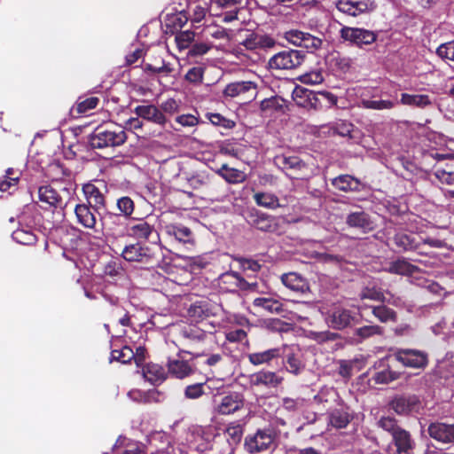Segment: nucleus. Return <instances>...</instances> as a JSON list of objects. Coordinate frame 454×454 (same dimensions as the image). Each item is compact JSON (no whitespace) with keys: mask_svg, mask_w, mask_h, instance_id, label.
Here are the masks:
<instances>
[{"mask_svg":"<svg viewBox=\"0 0 454 454\" xmlns=\"http://www.w3.org/2000/svg\"><path fill=\"white\" fill-rule=\"evenodd\" d=\"M103 272L111 278L120 277L123 274V268L121 262L112 260L105 265Z\"/></svg>","mask_w":454,"mask_h":454,"instance_id":"obj_56","label":"nucleus"},{"mask_svg":"<svg viewBox=\"0 0 454 454\" xmlns=\"http://www.w3.org/2000/svg\"><path fill=\"white\" fill-rule=\"evenodd\" d=\"M273 442L270 430H258L254 435L246 438L245 446L248 452H260L269 449Z\"/></svg>","mask_w":454,"mask_h":454,"instance_id":"obj_10","label":"nucleus"},{"mask_svg":"<svg viewBox=\"0 0 454 454\" xmlns=\"http://www.w3.org/2000/svg\"><path fill=\"white\" fill-rule=\"evenodd\" d=\"M143 376L153 385L162 383L166 379V372L157 364H148L143 368Z\"/></svg>","mask_w":454,"mask_h":454,"instance_id":"obj_23","label":"nucleus"},{"mask_svg":"<svg viewBox=\"0 0 454 454\" xmlns=\"http://www.w3.org/2000/svg\"><path fill=\"white\" fill-rule=\"evenodd\" d=\"M322 41L318 37H316L309 33H304V38L302 40L301 47L307 48L309 50H317L321 47Z\"/></svg>","mask_w":454,"mask_h":454,"instance_id":"obj_59","label":"nucleus"},{"mask_svg":"<svg viewBox=\"0 0 454 454\" xmlns=\"http://www.w3.org/2000/svg\"><path fill=\"white\" fill-rule=\"evenodd\" d=\"M254 200L259 207L269 209H275L280 207L278 198L270 192H256L254 194Z\"/></svg>","mask_w":454,"mask_h":454,"instance_id":"obj_39","label":"nucleus"},{"mask_svg":"<svg viewBox=\"0 0 454 454\" xmlns=\"http://www.w3.org/2000/svg\"><path fill=\"white\" fill-rule=\"evenodd\" d=\"M436 54L442 59L454 61V41L442 43L436 49Z\"/></svg>","mask_w":454,"mask_h":454,"instance_id":"obj_54","label":"nucleus"},{"mask_svg":"<svg viewBox=\"0 0 454 454\" xmlns=\"http://www.w3.org/2000/svg\"><path fill=\"white\" fill-rule=\"evenodd\" d=\"M316 398L320 402H328L329 400L338 402L339 407L329 412V422L333 427L345 428L348 425L353 416L347 406L342 403H339V395L334 388H323Z\"/></svg>","mask_w":454,"mask_h":454,"instance_id":"obj_1","label":"nucleus"},{"mask_svg":"<svg viewBox=\"0 0 454 454\" xmlns=\"http://www.w3.org/2000/svg\"><path fill=\"white\" fill-rule=\"evenodd\" d=\"M135 113L138 117L153 121L159 125H164L167 121L165 115L153 105L137 106Z\"/></svg>","mask_w":454,"mask_h":454,"instance_id":"obj_19","label":"nucleus"},{"mask_svg":"<svg viewBox=\"0 0 454 454\" xmlns=\"http://www.w3.org/2000/svg\"><path fill=\"white\" fill-rule=\"evenodd\" d=\"M215 172L229 184L243 183L247 178L244 172L230 168L227 164L222 165Z\"/></svg>","mask_w":454,"mask_h":454,"instance_id":"obj_33","label":"nucleus"},{"mask_svg":"<svg viewBox=\"0 0 454 454\" xmlns=\"http://www.w3.org/2000/svg\"><path fill=\"white\" fill-rule=\"evenodd\" d=\"M283 381L281 375L269 370H261L249 377L250 385L255 387L277 388Z\"/></svg>","mask_w":454,"mask_h":454,"instance_id":"obj_8","label":"nucleus"},{"mask_svg":"<svg viewBox=\"0 0 454 454\" xmlns=\"http://www.w3.org/2000/svg\"><path fill=\"white\" fill-rule=\"evenodd\" d=\"M156 392L154 390L144 392L138 389L130 390L128 393L129 397L137 403H150L155 400Z\"/></svg>","mask_w":454,"mask_h":454,"instance_id":"obj_48","label":"nucleus"},{"mask_svg":"<svg viewBox=\"0 0 454 454\" xmlns=\"http://www.w3.org/2000/svg\"><path fill=\"white\" fill-rule=\"evenodd\" d=\"M207 119L213 125L221 126L226 129H231L234 126V122L221 115L220 114L208 113L207 114Z\"/></svg>","mask_w":454,"mask_h":454,"instance_id":"obj_58","label":"nucleus"},{"mask_svg":"<svg viewBox=\"0 0 454 454\" xmlns=\"http://www.w3.org/2000/svg\"><path fill=\"white\" fill-rule=\"evenodd\" d=\"M347 223L350 227L362 229L364 231H370L373 228L372 223L364 212L351 213L347 217Z\"/></svg>","mask_w":454,"mask_h":454,"instance_id":"obj_36","label":"nucleus"},{"mask_svg":"<svg viewBox=\"0 0 454 454\" xmlns=\"http://www.w3.org/2000/svg\"><path fill=\"white\" fill-rule=\"evenodd\" d=\"M134 357V351L128 346L123 347L121 350H113L111 354V360H117L122 364L130 362Z\"/></svg>","mask_w":454,"mask_h":454,"instance_id":"obj_50","label":"nucleus"},{"mask_svg":"<svg viewBox=\"0 0 454 454\" xmlns=\"http://www.w3.org/2000/svg\"><path fill=\"white\" fill-rule=\"evenodd\" d=\"M208 176L198 173L188 179V183L193 189H200L208 183Z\"/></svg>","mask_w":454,"mask_h":454,"instance_id":"obj_63","label":"nucleus"},{"mask_svg":"<svg viewBox=\"0 0 454 454\" xmlns=\"http://www.w3.org/2000/svg\"><path fill=\"white\" fill-rule=\"evenodd\" d=\"M293 97L295 100H297V98H305L308 99L309 104L311 107L314 109H322L324 106H319V101H317V92H313L308 90H304L302 88H295V90L293 92Z\"/></svg>","mask_w":454,"mask_h":454,"instance_id":"obj_45","label":"nucleus"},{"mask_svg":"<svg viewBox=\"0 0 454 454\" xmlns=\"http://www.w3.org/2000/svg\"><path fill=\"white\" fill-rule=\"evenodd\" d=\"M244 406V400L240 394L237 392L231 393L221 398L216 405V411L223 415L231 414Z\"/></svg>","mask_w":454,"mask_h":454,"instance_id":"obj_16","label":"nucleus"},{"mask_svg":"<svg viewBox=\"0 0 454 454\" xmlns=\"http://www.w3.org/2000/svg\"><path fill=\"white\" fill-rule=\"evenodd\" d=\"M256 229L266 232H276L278 231L277 219L264 214L257 215L254 223Z\"/></svg>","mask_w":454,"mask_h":454,"instance_id":"obj_41","label":"nucleus"},{"mask_svg":"<svg viewBox=\"0 0 454 454\" xmlns=\"http://www.w3.org/2000/svg\"><path fill=\"white\" fill-rule=\"evenodd\" d=\"M275 162L277 165L286 169L301 168L302 166V162L300 160L298 157L295 156H278L275 159Z\"/></svg>","mask_w":454,"mask_h":454,"instance_id":"obj_51","label":"nucleus"},{"mask_svg":"<svg viewBox=\"0 0 454 454\" xmlns=\"http://www.w3.org/2000/svg\"><path fill=\"white\" fill-rule=\"evenodd\" d=\"M281 356V348H274L264 351L250 353L247 356L248 361L255 366L269 364L273 359Z\"/></svg>","mask_w":454,"mask_h":454,"instance_id":"obj_22","label":"nucleus"},{"mask_svg":"<svg viewBox=\"0 0 454 454\" xmlns=\"http://www.w3.org/2000/svg\"><path fill=\"white\" fill-rule=\"evenodd\" d=\"M300 80L304 84L316 85L324 81V75L321 71L316 70L304 74Z\"/></svg>","mask_w":454,"mask_h":454,"instance_id":"obj_55","label":"nucleus"},{"mask_svg":"<svg viewBox=\"0 0 454 454\" xmlns=\"http://www.w3.org/2000/svg\"><path fill=\"white\" fill-rule=\"evenodd\" d=\"M397 378L398 373L389 369H385L383 371L378 372L375 373L373 377L375 382L379 384H386L395 380Z\"/></svg>","mask_w":454,"mask_h":454,"instance_id":"obj_57","label":"nucleus"},{"mask_svg":"<svg viewBox=\"0 0 454 454\" xmlns=\"http://www.w3.org/2000/svg\"><path fill=\"white\" fill-rule=\"evenodd\" d=\"M203 394L204 391L202 383L190 385L186 387L184 390V395L189 399H197L200 397Z\"/></svg>","mask_w":454,"mask_h":454,"instance_id":"obj_64","label":"nucleus"},{"mask_svg":"<svg viewBox=\"0 0 454 454\" xmlns=\"http://www.w3.org/2000/svg\"><path fill=\"white\" fill-rule=\"evenodd\" d=\"M284 37L290 43L301 47L304 38V32L300 30H289L285 33Z\"/></svg>","mask_w":454,"mask_h":454,"instance_id":"obj_62","label":"nucleus"},{"mask_svg":"<svg viewBox=\"0 0 454 454\" xmlns=\"http://www.w3.org/2000/svg\"><path fill=\"white\" fill-rule=\"evenodd\" d=\"M340 35L344 41L359 48L372 44L378 36L372 30L353 27H343L340 31Z\"/></svg>","mask_w":454,"mask_h":454,"instance_id":"obj_4","label":"nucleus"},{"mask_svg":"<svg viewBox=\"0 0 454 454\" xmlns=\"http://www.w3.org/2000/svg\"><path fill=\"white\" fill-rule=\"evenodd\" d=\"M149 249L139 244H134L125 247L121 255L129 262H144L145 258L149 257Z\"/></svg>","mask_w":454,"mask_h":454,"instance_id":"obj_26","label":"nucleus"},{"mask_svg":"<svg viewBox=\"0 0 454 454\" xmlns=\"http://www.w3.org/2000/svg\"><path fill=\"white\" fill-rule=\"evenodd\" d=\"M247 94L249 98H254L256 94V85L250 81H240L229 83L223 90L225 97L235 98Z\"/></svg>","mask_w":454,"mask_h":454,"instance_id":"obj_17","label":"nucleus"},{"mask_svg":"<svg viewBox=\"0 0 454 454\" xmlns=\"http://www.w3.org/2000/svg\"><path fill=\"white\" fill-rule=\"evenodd\" d=\"M82 191L90 205L95 207L104 205V196L94 184H87L83 185Z\"/></svg>","mask_w":454,"mask_h":454,"instance_id":"obj_38","label":"nucleus"},{"mask_svg":"<svg viewBox=\"0 0 454 454\" xmlns=\"http://www.w3.org/2000/svg\"><path fill=\"white\" fill-rule=\"evenodd\" d=\"M116 206L120 213L125 217H129L135 209L134 201L128 196L118 199Z\"/></svg>","mask_w":454,"mask_h":454,"instance_id":"obj_49","label":"nucleus"},{"mask_svg":"<svg viewBox=\"0 0 454 454\" xmlns=\"http://www.w3.org/2000/svg\"><path fill=\"white\" fill-rule=\"evenodd\" d=\"M166 233L174 237L181 243H190L192 241V233L188 227L179 224H168L165 227Z\"/></svg>","mask_w":454,"mask_h":454,"instance_id":"obj_34","label":"nucleus"},{"mask_svg":"<svg viewBox=\"0 0 454 454\" xmlns=\"http://www.w3.org/2000/svg\"><path fill=\"white\" fill-rule=\"evenodd\" d=\"M281 281L285 286L294 292L304 294L309 289L306 279L295 272H289L282 275Z\"/></svg>","mask_w":454,"mask_h":454,"instance_id":"obj_21","label":"nucleus"},{"mask_svg":"<svg viewBox=\"0 0 454 454\" xmlns=\"http://www.w3.org/2000/svg\"><path fill=\"white\" fill-rule=\"evenodd\" d=\"M168 372L177 379H184L194 373L195 365L185 360H171L168 364Z\"/></svg>","mask_w":454,"mask_h":454,"instance_id":"obj_20","label":"nucleus"},{"mask_svg":"<svg viewBox=\"0 0 454 454\" xmlns=\"http://www.w3.org/2000/svg\"><path fill=\"white\" fill-rule=\"evenodd\" d=\"M396 101L390 99H378V98H362L359 103V106L365 109L372 110H389L396 106Z\"/></svg>","mask_w":454,"mask_h":454,"instance_id":"obj_37","label":"nucleus"},{"mask_svg":"<svg viewBox=\"0 0 454 454\" xmlns=\"http://www.w3.org/2000/svg\"><path fill=\"white\" fill-rule=\"evenodd\" d=\"M393 440L399 453L410 454L413 449L414 442L411 434L403 429L397 428V431L394 433Z\"/></svg>","mask_w":454,"mask_h":454,"instance_id":"obj_25","label":"nucleus"},{"mask_svg":"<svg viewBox=\"0 0 454 454\" xmlns=\"http://www.w3.org/2000/svg\"><path fill=\"white\" fill-rule=\"evenodd\" d=\"M153 231L154 226L145 219L131 221L127 225L128 235L137 239H148Z\"/></svg>","mask_w":454,"mask_h":454,"instance_id":"obj_18","label":"nucleus"},{"mask_svg":"<svg viewBox=\"0 0 454 454\" xmlns=\"http://www.w3.org/2000/svg\"><path fill=\"white\" fill-rule=\"evenodd\" d=\"M216 307L212 306L207 301H199L190 306L187 310L188 317L192 322H200L216 314Z\"/></svg>","mask_w":454,"mask_h":454,"instance_id":"obj_15","label":"nucleus"},{"mask_svg":"<svg viewBox=\"0 0 454 454\" xmlns=\"http://www.w3.org/2000/svg\"><path fill=\"white\" fill-rule=\"evenodd\" d=\"M77 221L85 228L92 229L96 224V217L90 207L84 204H79L74 209Z\"/></svg>","mask_w":454,"mask_h":454,"instance_id":"obj_35","label":"nucleus"},{"mask_svg":"<svg viewBox=\"0 0 454 454\" xmlns=\"http://www.w3.org/2000/svg\"><path fill=\"white\" fill-rule=\"evenodd\" d=\"M98 98L95 97H91L82 101H80L77 104V112L80 114H86L87 112L94 109L98 106Z\"/></svg>","mask_w":454,"mask_h":454,"instance_id":"obj_61","label":"nucleus"},{"mask_svg":"<svg viewBox=\"0 0 454 454\" xmlns=\"http://www.w3.org/2000/svg\"><path fill=\"white\" fill-rule=\"evenodd\" d=\"M354 320V317L350 310L337 307L328 312L326 317L327 324L337 330H341L350 325Z\"/></svg>","mask_w":454,"mask_h":454,"instance_id":"obj_14","label":"nucleus"},{"mask_svg":"<svg viewBox=\"0 0 454 454\" xmlns=\"http://www.w3.org/2000/svg\"><path fill=\"white\" fill-rule=\"evenodd\" d=\"M276 44V41L267 35H260L255 33H250L246 39L239 43V44L234 49V52L239 56H246L243 53V46L247 51H255L258 49H270Z\"/></svg>","mask_w":454,"mask_h":454,"instance_id":"obj_6","label":"nucleus"},{"mask_svg":"<svg viewBox=\"0 0 454 454\" xmlns=\"http://www.w3.org/2000/svg\"><path fill=\"white\" fill-rule=\"evenodd\" d=\"M394 356L398 362L407 367L422 368L427 364V355L417 349H398Z\"/></svg>","mask_w":454,"mask_h":454,"instance_id":"obj_9","label":"nucleus"},{"mask_svg":"<svg viewBox=\"0 0 454 454\" xmlns=\"http://www.w3.org/2000/svg\"><path fill=\"white\" fill-rule=\"evenodd\" d=\"M361 301L369 299L376 301L388 302L394 305H397V301H391L390 298H387L381 288L376 286H366L364 287L359 294Z\"/></svg>","mask_w":454,"mask_h":454,"instance_id":"obj_28","label":"nucleus"},{"mask_svg":"<svg viewBox=\"0 0 454 454\" xmlns=\"http://www.w3.org/2000/svg\"><path fill=\"white\" fill-rule=\"evenodd\" d=\"M391 408L400 415L418 412L420 409V401L417 395H401L395 397L390 403Z\"/></svg>","mask_w":454,"mask_h":454,"instance_id":"obj_11","label":"nucleus"},{"mask_svg":"<svg viewBox=\"0 0 454 454\" xmlns=\"http://www.w3.org/2000/svg\"><path fill=\"white\" fill-rule=\"evenodd\" d=\"M254 307L261 308L270 313H278L282 310V303L271 297H258L253 301Z\"/></svg>","mask_w":454,"mask_h":454,"instance_id":"obj_40","label":"nucleus"},{"mask_svg":"<svg viewBox=\"0 0 454 454\" xmlns=\"http://www.w3.org/2000/svg\"><path fill=\"white\" fill-rule=\"evenodd\" d=\"M182 334L191 344L200 345L212 339L204 330L194 326H189L183 330Z\"/></svg>","mask_w":454,"mask_h":454,"instance_id":"obj_32","label":"nucleus"},{"mask_svg":"<svg viewBox=\"0 0 454 454\" xmlns=\"http://www.w3.org/2000/svg\"><path fill=\"white\" fill-rule=\"evenodd\" d=\"M305 55L297 50H285L273 55L268 62L269 67L275 70H292L300 67Z\"/></svg>","mask_w":454,"mask_h":454,"instance_id":"obj_3","label":"nucleus"},{"mask_svg":"<svg viewBox=\"0 0 454 454\" xmlns=\"http://www.w3.org/2000/svg\"><path fill=\"white\" fill-rule=\"evenodd\" d=\"M187 441L191 447L199 451L206 450L208 446V442L204 438V430L201 427L194 426L190 427Z\"/></svg>","mask_w":454,"mask_h":454,"instance_id":"obj_31","label":"nucleus"},{"mask_svg":"<svg viewBox=\"0 0 454 454\" xmlns=\"http://www.w3.org/2000/svg\"><path fill=\"white\" fill-rule=\"evenodd\" d=\"M175 40L180 51L187 49L194 40V33L190 30L182 31L176 35Z\"/></svg>","mask_w":454,"mask_h":454,"instance_id":"obj_52","label":"nucleus"},{"mask_svg":"<svg viewBox=\"0 0 454 454\" xmlns=\"http://www.w3.org/2000/svg\"><path fill=\"white\" fill-rule=\"evenodd\" d=\"M127 139L123 129L119 126L99 127L90 137V144L94 148H106L119 146Z\"/></svg>","mask_w":454,"mask_h":454,"instance_id":"obj_2","label":"nucleus"},{"mask_svg":"<svg viewBox=\"0 0 454 454\" xmlns=\"http://www.w3.org/2000/svg\"><path fill=\"white\" fill-rule=\"evenodd\" d=\"M218 285L224 292H235L238 289L247 290L250 288V285L233 271L222 274L219 277Z\"/></svg>","mask_w":454,"mask_h":454,"instance_id":"obj_13","label":"nucleus"},{"mask_svg":"<svg viewBox=\"0 0 454 454\" xmlns=\"http://www.w3.org/2000/svg\"><path fill=\"white\" fill-rule=\"evenodd\" d=\"M382 334V328L379 325H365L356 329L355 336L358 337V340L362 341L373 335Z\"/></svg>","mask_w":454,"mask_h":454,"instance_id":"obj_47","label":"nucleus"},{"mask_svg":"<svg viewBox=\"0 0 454 454\" xmlns=\"http://www.w3.org/2000/svg\"><path fill=\"white\" fill-rule=\"evenodd\" d=\"M14 171L12 168H8L6 171V180L0 181V191L6 192L12 186H15L18 184L19 176H13Z\"/></svg>","mask_w":454,"mask_h":454,"instance_id":"obj_60","label":"nucleus"},{"mask_svg":"<svg viewBox=\"0 0 454 454\" xmlns=\"http://www.w3.org/2000/svg\"><path fill=\"white\" fill-rule=\"evenodd\" d=\"M430 437L442 443L454 442V424L431 423L427 428Z\"/></svg>","mask_w":454,"mask_h":454,"instance_id":"obj_12","label":"nucleus"},{"mask_svg":"<svg viewBox=\"0 0 454 454\" xmlns=\"http://www.w3.org/2000/svg\"><path fill=\"white\" fill-rule=\"evenodd\" d=\"M415 267L405 260H397L389 264L387 271L398 275H411Z\"/></svg>","mask_w":454,"mask_h":454,"instance_id":"obj_44","label":"nucleus"},{"mask_svg":"<svg viewBox=\"0 0 454 454\" xmlns=\"http://www.w3.org/2000/svg\"><path fill=\"white\" fill-rule=\"evenodd\" d=\"M39 200L49 207H58L62 204V199L59 194L51 186H42L38 190Z\"/></svg>","mask_w":454,"mask_h":454,"instance_id":"obj_29","label":"nucleus"},{"mask_svg":"<svg viewBox=\"0 0 454 454\" xmlns=\"http://www.w3.org/2000/svg\"><path fill=\"white\" fill-rule=\"evenodd\" d=\"M372 314L381 323L395 322L396 313L392 309L387 308L385 305L372 307Z\"/></svg>","mask_w":454,"mask_h":454,"instance_id":"obj_43","label":"nucleus"},{"mask_svg":"<svg viewBox=\"0 0 454 454\" xmlns=\"http://www.w3.org/2000/svg\"><path fill=\"white\" fill-rule=\"evenodd\" d=\"M400 103L404 106L426 108L432 106L433 101L430 97L426 94L402 93Z\"/></svg>","mask_w":454,"mask_h":454,"instance_id":"obj_24","label":"nucleus"},{"mask_svg":"<svg viewBox=\"0 0 454 454\" xmlns=\"http://www.w3.org/2000/svg\"><path fill=\"white\" fill-rule=\"evenodd\" d=\"M334 5L339 12L353 17L372 12L377 7L374 0H338Z\"/></svg>","mask_w":454,"mask_h":454,"instance_id":"obj_5","label":"nucleus"},{"mask_svg":"<svg viewBox=\"0 0 454 454\" xmlns=\"http://www.w3.org/2000/svg\"><path fill=\"white\" fill-rule=\"evenodd\" d=\"M353 125L350 122L345 121H340L336 122L334 125H324L322 129L324 132L328 135L338 134L341 137H346L350 135L352 131Z\"/></svg>","mask_w":454,"mask_h":454,"instance_id":"obj_42","label":"nucleus"},{"mask_svg":"<svg viewBox=\"0 0 454 454\" xmlns=\"http://www.w3.org/2000/svg\"><path fill=\"white\" fill-rule=\"evenodd\" d=\"M187 441L191 447L199 451L206 450L208 446V442L204 438V430L201 427L194 426L190 427Z\"/></svg>","mask_w":454,"mask_h":454,"instance_id":"obj_30","label":"nucleus"},{"mask_svg":"<svg viewBox=\"0 0 454 454\" xmlns=\"http://www.w3.org/2000/svg\"><path fill=\"white\" fill-rule=\"evenodd\" d=\"M317 100L319 101V106L329 108L337 104L338 98L329 91L321 90L317 91Z\"/></svg>","mask_w":454,"mask_h":454,"instance_id":"obj_53","label":"nucleus"},{"mask_svg":"<svg viewBox=\"0 0 454 454\" xmlns=\"http://www.w3.org/2000/svg\"><path fill=\"white\" fill-rule=\"evenodd\" d=\"M281 348V356L286 371L294 375L301 374L305 364L301 361V353L296 345H284Z\"/></svg>","mask_w":454,"mask_h":454,"instance_id":"obj_7","label":"nucleus"},{"mask_svg":"<svg viewBox=\"0 0 454 454\" xmlns=\"http://www.w3.org/2000/svg\"><path fill=\"white\" fill-rule=\"evenodd\" d=\"M332 184L342 192L359 191L361 186L360 181L349 175H341L333 178Z\"/></svg>","mask_w":454,"mask_h":454,"instance_id":"obj_27","label":"nucleus"},{"mask_svg":"<svg viewBox=\"0 0 454 454\" xmlns=\"http://www.w3.org/2000/svg\"><path fill=\"white\" fill-rule=\"evenodd\" d=\"M12 239L23 245H32L35 242V235L29 230L18 229L12 233Z\"/></svg>","mask_w":454,"mask_h":454,"instance_id":"obj_46","label":"nucleus"}]
</instances>
